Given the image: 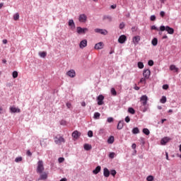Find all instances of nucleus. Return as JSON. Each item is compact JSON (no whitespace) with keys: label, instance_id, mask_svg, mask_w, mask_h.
<instances>
[{"label":"nucleus","instance_id":"obj_14","mask_svg":"<svg viewBox=\"0 0 181 181\" xmlns=\"http://www.w3.org/2000/svg\"><path fill=\"white\" fill-rule=\"evenodd\" d=\"M169 141H170V137H164L161 139L160 144L161 145H166L168 144V142H169Z\"/></svg>","mask_w":181,"mask_h":181},{"label":"nucleus","instance_id":"obj_12","mask_svg":"<svg viewBox=\"0 0 181 181\" xmlns=\"http://www.w3.org/2000/svg\"><path fill=\"white\" fill-rule=\"evenodd\" d=\"M81 136V133L79 132L77 130H75L73 133H72V137L74 138V139H78V138H80V136Z\"/></svg>","mask_w":181,"mask_h":181},{"label":"nucleus","instance_id":"obj_50","mask_svg":"<svg viewBox=\"0 0 181 181\" xmlns=\"http://www.w3.org/2000/svg\"><path fill=\"white\" fill-rule=\"evenodd\" d=\"M66 124H67V122H66V120H61L60 122V124L61 125H66Z\"/></svg>","mask_w":181,"mask_h":181},{"label":"nucleus","instance_id":"obj_33","mask_svg":"<svg viewBox=\"0 0 181 181\" xmlns=\"http://www.w3.org/2000/svg\"><path fill=\"white\" fill-rule=\"evenodd\" d=\"M166 96H162L161 99L160 100V102L161 103V104H165V103H166Z\"/></svg>","mask_w":181,"mask_h":181},{"label":"nucleus","instance_id":"obj_37","mask_svg":"<svg viewBox=\"0 0 181 181\" xmlns=\"http://www.w3.org/2000/svg\"><path fill=\"white\" fill-rule=\"evenodd\" d=\"M12 76H13V78H17V77H18V71H14L13 72Z\"/></svg>","mask_w":181,"mask_h":181},{"label":"nucleus","instance_id":"obj_4","mask_svg":"<svg viewBox=\"0 0 181 181\" xmlns=\"http://www.w3.org/2000/svg\"><path fill=\"white\" fill-rule=\"evenodd\" d=\"M54 142L57 145H60L62 144V142H63L64 144V142H66V140L64 139V138H63V136H57L54 138Z\"/></svg>","mask_w":181,"mask_h":181},{"label":"nucleus","instance_id":"obj_56","mask_svg":"<svg viewBox=\"0 0 181 181\" xmlns=\"http://www.w3.org/2000/svg\"><path fill=\"white\" fill-rule=\"evenodd\" d=\"M132 149H136V144H133L132 145Z\"/></svg>","mask_w":181,"mask_h":181},{"label":"nucleus","instance_id":"obj_51","mask_svg":"<svg viewBox=\"0 0 181 181\" xmlns=\"http://www.w3.org/2000/svg\"><path fill=\"white\" fill-rule=\"evenodd\" d=\"M146 78H141V79H140V83H146Z\"/></svg>","mask_w":181,"mask_h":181},{"label":"nucleus","instance_id":"obj_46","mask_svg":"<svg viewBox=\"0 0 181 181\" xmlns=\"http://www.w3.org/2000/svg\"><path fill=\"white\" fill-rule=\"evenodd\" d=\"M150 19L151 21L153 22L154 21H156V16H155V15H153L151 16Z\"/></svg>","mask_w":181,"mask_h":181},{"label":"nucleus","instance_id":"obj_25","mask_svg":"<svg viewBox=\"0 0 181 181\" xmlns=\"http://www.w3.org/2000/svg\"><path fill=\"white\" fill-rule=\"evenodd\" d=\"M83 148H84L85 151H90L91 148H93V147L91 146V145H90L88 144H84Z\"/></svg>","mask_w":181,"mask_h":181},{"label":"nucleus","instance_id":"obj_58","mask_svg":"<svg viewBox=\"0 0 181 181\" xmlns=\"http://www.w3.org/2000/svg\"><path fill=\"white\" fill-rule=\"evenodd\" d=\"M165 157L167 160H169V154L168 153V152H165Z\"/></svg>","mask_w":181,"mask_h":181},{"label":"nucleus","instance_id":"obj_42","mask_svg":"<svg viewBox=\"0 0 181 181\" xmlns=\"http://www.w3.org/2000/svg\"><path fill=\"white\" fill-rule=\"evenodd\" d=\"M110 175H112V176H115L117 175V171L115 170H112L110 171Z\"/></svg>","mask_w":181,"mask_h":181},{"label":"nucleus","instance_id":"obj_38","mask_svg":"<svg viewBox=\"0 0 181 181\" xmlns=\"http://www.w3.org/2000/svg\"><path fill=\"white\" fill-rule=\"evenodd\" d=\"M15 162H16V163H19V162H22V157H17L15 159Z\"/></svg>","mask_w":181,"mask_h":181},{"label":"nucleus","instance_id":"obj_27","mask_svg":"<svg viewBox=\"0 0 181 181\" xmlns=\"http://www.w3.org/2000/svg\"><path fill=\"white\" fill-rule=\"evenodd\" d=\"M100 115H101V114H100V112H95V113H94L93 118H94L95 119H100Z\"/></svg>","mask_w":181,"mask_h":181},{"label":"nucleus","instance_id":"obj_17","mask_svg":"<svg viewBox=\"0 0 181 181\" xmlns=\"http://www.w3.org/2000/svg\"><path fill=\"white\" fill-rule=\"evenodd\" d=\"M170 70L171 71H174V73H178L179 72V68L176 67L175 65H170Z\"/></svg>","mask_w":181,"mask_h":181},{"label":"nucleus","instance_id":"obj_49","mask_svg":"<svg viewBox=\"0 0 181 181\" xmlns=\"http://www.w3.org/2000/svg\"><path fill=\"white\" fill-rule=\"evenodd\" d=\"M148 66H153V60H149L148 62Z\"/></svg>","mask_w":181,"mask_h":181},{"label":"nucleus","instance_id":"obj_29","mask_svg":"<svg viewBox=\"0 0 181 181\" xmlns=\"http://www.w3.org/2000/svg\"><path fill=\"white\" fill-rule=\"evenodd\" d=\"M109 144H114V136H110L107 139Z\"/></svg>","mask_w":181,"mask_h":181},{"label":"nucleus","instance_id":"obj_28","mask_svg":"<svg viewBox=\"0 0 181 181\" xmlns=\"http://www.w3.org/2000/svg\"><path fill=\"white\" fill-rule=\"evenodd\" d=\"M47 55V53L46 52H39V56H40V57H42L43 59H45V57H46Z\"/></svg>","mask_w":181,"mask_h":181},{"label":"nucleus","instance_id":"obj_53","mask_svg":"<svg viewBox=\"0 0 181 181\" xmlns=\"http://www.w3.org/2000/svg\"><path fill=\"white\" fill-rule=\"evenodd\" d=\"M160 16L161 18H163L165 16V11H160Z\"/></svg>","mask_w":181,"mask_h":181},{"label":"nucleus","instance_id":"obj_20","mask_svg":"<svg viewBox=\"0 0 181 181\" xmlns=\"http://www.w3.org/2000/svg\"><path fill=\"white\" fill-rule=\"evenodd\" d=\"M101 172V166L98 165L95 168V170H93V175H98Z\"/></svg>","mask_w":181,"mask_h":181},{"label":"nucleus","instance_id":"obj_39","mask_svg":"<svg viewBox=\"0 0 181 181\" xmlns=\"http://www.w3.org/2000/svg\"><path fill=\"white\" fill-rule=\"evenodd\" d=\"M115 156V153H114V152H112V153H110L109 154V158H110V159H114Z\"/></svg>","mask_w":181,"mask_h":181},{"label":"nucleus","instance_id":"obj_61","mask_svg":"<svg viewBox=\"0 0 181 181\" xmlns=\"http://www.w3.org/2000/svg\"><path fill=\"white\" fill-rule=\"evenodd\" d=\"M4 45H6L8 43V40H3Z\"/></svg>","mask_w":181,"mask_h":181},{"label":"nucleus","instance_id":"obj_23","mask_svg":"<svg viewBox=\"0 0 181 181\" xmlns=\"http://www.w3.org/2000/svg\"><path fill=\"white\" fill-rule=\"evenodd\" d=\"M10 111L12 113H15V112H21V109L16 108L15 107H10Z\"/></svg>","mask_w":181,"mask_h":181},{"label":"nucleus","instance_id":"obj_6","mask_svg":"<svg viewBox=\"0 0 181 181\" xmlns=\"http://www.w3.org/2000/svg\"><path fill=\"white\" fill-rule=\"evenodd\" d=\"M95 33H100V35H108V31L107 30L100 29V28H96L95 29Z\"/></svg>","mask_w":181,"mask_h":181},{"label":"nucleus","instance_id":"obj_22","mask_svg":"<svg viewBox=\"0 0 181 181\" xmlns=\"http://www.w3.org/2000/svg\"><path fill=\"white\" fill-rule=\"evenodd\" d=\"M124 124L125 123L124 122V120L119 121V122L117 124V129H122V128H124Z\"/></svg>","mask_w":181,"mask_h":181},{"label":"nucleus","instance_id":"obj_2","mask_svg":"<svg viewBox=\"0 0 181 181\" xmlns=\"http://www.w3.org/2000/svg\"><path fill=\"white\" fill-rule=\"evenodd\" d=\"M43 170H45V167H43V161L40 160L37 163V173H43Z\"/></svg>","mask_w":181,"mask_h":181},{"label":"nucleus","instance_id":"obj_24","mask_svg":"<svg viewBox=\"0 0 181 181\" xmlns=\"http://www.w3.org/2000/svg\"><path fill=\"white\" fill-rule=\"evenodd\" d=\"M103 21H108L111 22L112 21V17L111 16H103Z\"/></svg>","mask_w":181,"mask_h":181},{"label":"nucleus","instance_id":"obj_52","mask_svg":"<svg viewBox=\"0 0 181 181\" xmlns=\"http://www.w3.org/2000/svg\"><path fill=\"white\" fill-rule=\"evenodd\" d=\"M151 30H159V28H157L155 25L151 26Z\"/></svg>","mask_w":181,"mask_h":181},{"label":"nucleus","instance_id":"obj_18","mask_svg":"<svg viewBox=\"0 0 181 181\" xmlns=\"http://www.w3.org/2000/svg\"><path fill=\"white\" fill-rule=\"evenodd\" d=\"M103 176H105V177H110V170H108V168H105L103 169Z\"/></svg>","mask_w":181,"mask_h":181},{"label":"nucleus","instance_id":"obj_62","mask_svg":"<svg viewBox=\"0 0 181 181\" xmlns=\"http://www.w3.org/2000/svg\"><path fill=\"white\" fill-rule=\"evenodd\" d=\"M81 105L82 107H86V102H82Z\"/></svg>","mask_w":181,"mask_h":181},{"label":"nucleus","instance_id":"obj_55","mask_svg":"<svg viewBox=\"0 0 181 181\" xmlns=\"http://www.w3.org/2000/svg\"><path fill=\"white\" fill-rule=\"evenodd\" d=\"M66 107H67V108H71V103H67Z\"/></svg>","mask_w":181,"mask_h":181},{"label":"nucleus","instance_id":"obj_41","mask_svg":"<svg viewBox=\"0 0 181 181\" xmlns=\"http://www.w3.org/2000/svg\"><path fill=\"white\" fill-rule=\"evenodd\" d=\"M13 19H14V21H18V19H19V14L18 13L14 14Z\"/></svg>","mask_w":181,"mask_h":181},{"label":"nucleus","instance_id":"obj_21","mask_svg":"<svg viewBox=\"0 0 181 181\" xmlns=\"http://www.w3.org/2000/svg\"><path fill=\"white\" fill-rule=\"evenodd\" d=\"M139 40H141V37L139 35L134 36L133 37V42L134 45H138V43H139Z\"/></svg>","mask_w":181,"mask_h":181},{"label":"nucleus","instance_id":"obj_11","mask_svg":"<svg viewBox=\"0 0 181 181\" xmlns=\"http://www.w3.org/2000/svg\"><path fill=\"white\" fill-rule=\"evenodd\" d=\"M118 42L119 43H121V45L125 43V42H127V36L125 35H120Z\"/></svg>","mask_w":181,"mask_h":181},{"label":"nucleus","instance_id":"obj_32","mask_svg":"<svg viewBox=\"0 0 181 181\" xmlns=\"http://www.w3.org/2000/svg\"><path fill=\"white\" fill-rule=\"evenodd\" d=\"M128 112H129V114H135V110L133 107H129L128 108Z\"/></svg>","mask_w":181,"mask_h":181},{"label":"nucleus","instance_id":"obj_35","mask_svg":"<svg viewBox=\"0 0 181 181\" xmlns=\"http://www.w3.org/2000/svg\"><path fill=\"white\" fill-rule=\"evenodd\" d=\"M137 66H138L139 69H144V63L141 62H139L137 63Z\"/></svg>","mask_w":181,"mask_h":181},{"label":"nucleus","instance_id":"obj_16","mask_svg":"<svg viewBox=\"0 0 181 181\" xmlns=\"http://www.w3.org/2000/svg\"><path fill=\"white\" fill-rule=\"evenodd\" d=\"M78 21L79 22H86L87 21V16H86V14H81Z\"/></svg>","mask_w":181,"mask_h":181},{"label":"nucleus","instance_id":"obj_34","mask_svg":"<svg viewBox=\"0 0 181 181\" xmlns=\"http://www.w3.org/2000/svg\"><path fill=\"white\" fill-rule=\"evenodd\" d=\"M110 92L112 95H114V96L117 95V90H115V88H112L110 90Z\"/></svg>","mask_w":181,"mask_h":181},{"label":"nucleus","instance_id":"obj_10","mask_svg":"<svg viewBox=\"0 0 181 181\" xmlns=\"http://www.w3.org/2000/svg\"><path fill=\"white\" fill-rule=\"evenodd\" d=\"M96 50H101V49L104 48V42H100L95 45L94 47Z\"/></svg>","mask_w":181,"mask_h":181},{"label":"nucleus","instance_id":"obj_26","mask_svg":"<svg viewBox=\"0 0 181 181\" xmlns=\"http://www.w3.org/2000/svg\"><path fill=\"white\" fill-rule=\"evenodd\" d=\"M151 43L153 46H157L158 45V38L155 37L152 40Z\"/></svg>","mask_w":181,"mask_h":181},{"label":"nucleus","instance_id":"obj_19","mask_svg":"<svg viewBox=\"0 0 181 181\" xmlns=\"http://www.w3.org/2000/svg\"><path fill=\"white\" fill-rule=\"evenodd\" d=\"M46 179H47V173H43L40 175L38 180H46Z\"/></svg>","mask_w":181,"mask_h":181},{"label":"nucleus","instance_id":"obj_43","mask_svg":"<svg viewBox=\"0 0 181 181\" xmlns=\"http://www.w3.org/2000/svg\"><path fill=\"white\" fill-rule=\"evenodd\" d=\"M119 29H124L125 28V23L124 22L121 23L119 25Z\"/></svg>","mask_w":181,"mask_h":181},{"label":"nucleus","instance_id":"obj_36","mask_svg":"<svg viewBox=\"0 0 181 181\" xmlns=\"http://www.w3.org/2000/svg\"><path fill=\"white\" fill-rule=\"evenodd\" d=\"M153 175H148L147 177H146V180L147 181H153Z\"/></svg>","mask_w":181,"mask_h":181},{"label":"nucleus","instance_id":"obj_7","mask_svg":"<svg viewBox=\"0 0 181 181\" xmlns=\"http://www.w3.org/2000/svg\"><path fill=\"white\" fill-rule=\"evenodd\" d=\"M68 25L70 27L71 30H74V29H76V23L73 19L69 20Z\"/></svg>","mask_w":181,"mask_h":181},{"label":"nucleus","instance_id":"obj_13","mask_svg":"<svg viewBox=\"0 0 181 181\" xmlns=\"http://www.w3.org/2000/svg\"><path fill=\"white\" fill-rule=\"evenodd\" d=\"M80 49H84V47H87V40H83L79 43Z\"/></svg>","mask_w":181,"mask_h":181},{"label":"nucleus","instance_id":"obj_3","mask_svg":"<svg viewBox=\"0 0 181 181\" xmlns=\"http://www.w3.org/2000/svg\"><path fill=\"white\" fill-rule=\"evenodd\" d=\"M76 32L78 33V35H86L87 32H88V28H81V27H77L76 28Z\"/></svg>","mask_w":181,"mask_h":181},{"label":"nucleus","instance_id":"obj_44","mask_svg":"<svg viewBox=\"0 0 181 181\" xmlns=\"http://www.w3.org/2000/svg\"><path fill=\"white\" fill-rule=\"evenodd\" d=\"M88 136H89V138H93V131L90 130L88 132Z\"/></svg>","mask_w":181,"mask_h":181},{"label":"nucleus","instance_id":"obj_15","mask_svg":"<svg viewBox=\"0 0 181 181\" xmlns=\"http://www.w3.org/2000/svg\"><path fill=\"white\" fill-rule=\"evenodd\" d=\"M66 74L69 76V77H71L72 78L76 77V71L74 69L69 71Z\"/></svg>","mask_w":181,"mask_h":181},{"label":"nucleus","instance_id":"obj_57","mask_svg":"<svg viewBox=\"0 0 181 181\" xmlns=\"http://www.w3.org/2000/svg\"><path fill=\"white\" fill-rule=\"evenodd\" d=\"M146 111H148V107L144 106V108L143 110V112H146Z\"/></svg>","mask_w":181,"mask_h":181},{"label":"nucleus","instance_id":"obj_48","mask_svg":"<svg viewBox=\"0 0 181 181\" xmlns=\"http://www.w3.org/2000/svg\"><path fill=\"white\" fill-rule=\"evenodd\" d=\"M125 122H129L131 121V119L129 118V116H127L124 119Z\"/></svg>","mask_w":181,"mask_h":181},{"label":"nucleus","instance_id":"obj_8","mask_svg":"<svg viewBox=\"0 0 181 181\" xmlns=\"http://www.w3.org/2000/svg\"><path fill=\"white\" fill-rule=\"evenodd\" d=\"M143 76L146 79L149 78V77H151V70L144 69V71H143Z\"/></svg>","mask_w":181,"mask_h":181},{"label":"nucleus","instance_id":"obj_54","mask_svg":"<svg viewBox=\"0 0 181 181\" xmlns=\"http://www.w3.org/2000/svg\"><path fill=\"white\" fill-rule=\"evenodd\" d=\"M27 155H28V156H32V152H30V151L28 150Z\"/></svg>","mask_w":181,"mask_h":181},{"label":"nucleus","instance_id":"obj_60","mask_svg":"<svg viewBox=\"0 0 181 181\" xmlns=\"http://www.w3.org/2000/svg\"><path fill=\"white\" fill-rule=\"evenodd\" d=\"M132 32H136V27H132Z\"/></svg>","mask_w":181,"mask_h":181},{"label":"nucleus","instance_id":"obj_64","mask_svg":"<svg viewBox=\"0 0 181 181\" xmlns=\"http://www.w3.org/2000/svg\"><path fill=\"white\" fill-rule=\"evenodd\" d=\"M2 63H4V64H6V59H2Z\"/></svg>","mask_w":181,"mask_h":181},{"label":"nucleus","instance_id":"obj_5","mask_svg":"<svg viewBox=\"0 0 181 181\" xmlns=\"http://www.w3.org/2000/svg\"><path fill=\"white\" fill-rule=\"evenodd\" d=\"M140 101L141 102L142 105L146 107V105L148 104V96H146V95H142L140 98Z\"/></svg>","mask_w":181,"mask_h":181},{"label":"nucleus","instance_id":"obj_9","mask_svg":"<svg viewBox=\"0 0 181 181\" xmlns=\"http://www.w3.org/2000/svg\"><path fill=\"white\" fill-rule=\"evenodd\" d=\"M98 100V105H103L104 104V95H100L97 98Z\"/></svg>","mask_w":181,"mask_h":181},{"label":"nucleus","instance_id":"obj_30","mask_svg":"<svg viewBox=\"0 0 181 181\" xmlns=\"http://www.w3.org/2000/svg\"><path fill=\"white\" fill-rule=\"evenodd\" d=\"M132 133L134 134H139V129H138V127H134L132 129Z\"/></svg>","mask_w":181,"mask_h":181},{"label":"nucleus","instance_id":"obj_45","mask_svg":"<svg viewBox=\"0 0 181 181\" xmlns=\"http://www.w3.org/2000/svg\"><path fill=\"white\" fill-rule=\"evenodd\" d=\"M58 161L59 163H63V162H64V158L63 157L59 158Z\"/></svg>","mask_w":181,"mask_h":181},{"label":"nucleus","instance_id":"obj_31","mask_svg":"<svg viewBox=\"0 0 181 181\" xmlns=\"http://www.w3.org/2000/svg\"><path fill=\"white\" fill-rule=\"evenodd\" d=\"M143 133H144L145 135H149V134H151V132H149V129H148L147 128H144L143 129Z\"/></svg>","mask_w":181,"mask_h":181},{"label":"nucleus","instance_id":"obj_1","mask_svg":"<svg viewBox=\"0 0 181 181\" xmlns=\"http://www.w3.org/2000/svg\"><path fill=\"white\" fill-rule=\"evenodd\" d=\"M160 30L161 32H164V30H166V32H168L169 35H173V33H175V30L168 25L166 27L165 25H161L160 27Z\"/></svg>","mask_w":181,"mask_h":181},{"label":"nucleus","instance_id":"obj_47","mask_svg":"<svg viewBox=\"0 0 181 181\" xmlns=\"http://www.w3.org/2000/svg\"><path fill=\"white\" fill-rule=\"evenodd\" d=\"M169 88V85L165 84L163 86V90H168Z\"/></svg>","mask_w":181,"mask_h":181},{"label":"nucleus","instance_id":"obj_40","mask_svg":"<svg viewBox=\"0 0 181 181\" xmlns=\"http://www.w3.org/2000/svg\"><path fill=\"white\" fill-rule=\"evenodd\" d=\"M107 122L109 124H111V122H114V118L113 117H108L107 119Z\"/></svg>","mask_w":181,"mask_h":181},{"label":"nucleus","instance_id":"obj_59","mask_svg":"<svg viewBox=\"0 0 181 181\" xmlns=\"http://www.w3.org/2000/svg\"><path fill=\"white\" fill-rule=\"evenodd\" d=\"M110 8H111L112 9H115V8H117V5H115V4L112 5V6H110Z\"/></svg>","mask_w":181,"mask_h":181},{"label":"nucleus","instance_id":"obj_63","mask_svg":"<svg viewBox=\"0 0 181 181\" xmlns=\"http://www.w3.org/2000/svg\"><path fill=\"white\" fill-rule=\"evenodd\" d=\"M165 1H168V0H160V2H161V4H165Z\"/></svg>","mask_w":181,"mask_h":181}]
</instances>
